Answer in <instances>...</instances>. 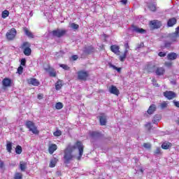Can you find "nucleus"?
<instances>
[{
  "label": "nucleus",
  "mask_w": 179,
  "mask_h": 179,
  "mask_svg": "<svg viewBox=\"0 0 179 179\" xmlns=\"http://www.w3.org/2000/svg\"><path fill=\"white\" fill-rule=\"evenodd\" d=\"M75 149H78L79 152V156L77 157L78 160H80V159H82V156H83V150L85 149V146L83 145V143H82V141H78L76 142L74 145H71V144H69L64 149V164H69L73 160L75 155H73V153Z\"/></svg>",
  "instance_id": "f257e3e1"
},
{
  "label": "nucleus",
  "mask_w": 179,
  "mask_h": 179,
  "mask_svg": "<svg viewBox=\"0 0 179 179\" xmlns=\"http://www.w3.org/2000/svg\"><path fill=\"white\" fill-rule=\"evenodd\" d=\"M31 44L29 42L25 41L23 42L21 45V50H23L24 55H26V57H30L31 55Z\"/></svg>",
  "instance_id": "f03ea898"
},
{
  "label": "nucleus",
  "mask_w": 179,
  "mask_h": 179,
  "mask_svg": "<svg viewBox=\"0 0 179 179\" xmlns=\"http://www.w3.org/2000/svg\"><path fill=\"white\" fill-rule=\"evenodd\" d=\"M25 125L27 128L29 129L30 132H32L34 135H38V134H40V131L37 129V127H36V124L32 121L27 120L25 122Z\"/></svg>",
  "instance_id": "7ed1b4c3"
},
{
  "label": "nucleus",
  "mask_w": 179,
  "mask_h": 179,
  "mask_svg": "<svg viewBox=\"0 0 179 179\" xmlns=\"http://www.w3.org/2000/svg\"><path fill=\"white\" fill-rule=\"evenodd\" d=\"M90 74H89V71L85 70H80L77 72V78L78 80H83V82H86L88 80Z\"/></svg>",
  "instance_id": "20e7f679"
},
{
  "label": "nucleus",
  "mask_w": 179,
  "mask_h": 179,
  "mask_svg": "<svg viewBox=\"0 0 179 179\" xmlns=\"http://www.w3.org/2000/svg\"><path fill=\"white\" fill-rule=\"evenodd\" d=\"M17 36V31L15 28H11L6 34V38L8 41H13Z\"/></svg>",
  "instance_id": "39448f33"
},
{
  "label": "nucleus",
  "mask_w": 179,
  "mask_h": 179,
  "mask_svg": "<svg viewBox=\"0 0 179 179\" xmlns=\"http://www.w3.org/2000/svg\"><path fill=\"white\" fill-rule=\"evenodd\" d=\"M149 26H150V30H156L157 29H160V27L163 26V24L162 21H159L158 20H154L150 21Z\"/></svg>",
  "instance_id": "423d86ee"
},
{
  "label": "nucleus",
  "mask_w": 179,
  "mask_h": 179,
  "mask_svg": "<svg viewBox=\"0 0 179 179\" xmlns=\"http://www.w3.org/2000/svg\"><path fill=\"white\" fill-rule=\"evenodd\" d=\"M53 37H57V38H61V37H64L65 34H66V29H55L52 31Z\"/></svg>",
  "instance_id": "0eeeda50"
},
{
  "label": "nucleus",
  "mask_w": 179,
  "mask_h": 179,
  "mask_svg": "<svg viewBox=\"0 0 179 179\" xmlns=\"http://www.w3.org/2000/svg\"><path fill=\"white\" fill-rule=\"evenodd\" d=\"M156 65L149 63L145 66V71L147 73H155L156 72Z\"/></svg>",
  "instance_id": "6e6552de"
},
{
  "label": "nucleus",
  "mask_w": 179,
  "mask_h": 179,
  "mask_svg": "<svg viewBox=\"0 0 179 179\" xmlns=\"http://www.w3.org/2000/svg\"><path fill=\"white\" fill-rule=\"evenodd\" d=\"M164 96L168 100H173V99L177 97V94L173 91H166L164 92Z\"/></svg>",
  "instance_id": "1a4fd4ad"
},
{
  "label": "nucleus",
  "mask_w": 179,
  "mask_h": 179,
  "mask_svg": "<svg viewBox=\"0 0 179 179\" xmlns=\"http://www.w3.org/2000/svg\"><path fill=\"white\" fill-rule=\"evenodd\" d=\"M178 37H179L178 32H176V33L173 32L168 35L169 40L173 43H177V39L178 38Z\"/></svg>",
  "instance_id": "9d476101"
},
{
  "label": "nucleus",
  "mask_w": 179,
  "mask_h": 179,
  "mask_svg": "<svg viewBox=\"0 0 179 179\" xmlns=\"http://www.w3.org/2000/svg\"><path fill=\"white\" fill-rule=\"evenodd\" d=\"M110 50L113 54H115V55H120V54H121L120 46L118 45H110Z\"/></svg>",
  "instance_id": "9b49d317"
},
{
  "label": "nucleus",
  "mask_w": 179,
  "mask_h": 179,
  "mask_svg": "<svg viewBox=\"0 0 179 179\" xmlns=\"http://www.w3.org/2000/svg\"><path fill=\"white\" fill-rule=\"evenodd\" d=\"M2 85L3 89H5L6 87H10V86H12V80L8 78H5L2 80Z\"/></svg>",
  "instance_id": "f8f14e48"
},
{
  "label": "nucleus",
  "mask_w": 179,
  "mask_h": 179,
  "mask_svg": "<svg viewBox=\"0 0 179 179\" xmlns=\"http://www.w3.org/2000/svg\"><path fill=\"white\" fill-rule=\"evenodd\" d=\"M90 137L92 139H97L98 138H101V133L96 131H90L89 133Z\"/></svg>",
  "instance_id": "ddd939ff"
},
{
  "label": "nucleus",
  "mask_w": 179,
  "mask_h": 179,
  "mask_svg": "<svg viewBox=\"0 0 179 179\" xmlns=\"http://www.w3.org/2000/svg\"><path fill=\"white\" fill-rule=\"evenodd\" d=\"M27 82L28 85H31L32 86H40V81L34 78H29Z\"/></svg>",
  "instance_id": "4468645a"
},
{
  "label": "nucleus",
  "mask_w": 179,
  "mask_h": 179,
  "mask_svg": "<svg viewBox=\"0 0 179 179\" xmlns=\"http://www.w3.org/2000/svg\"><path fill=\"white\" fill-rule=\"evenodd\" d=\"M132 31H135V33H138L139 34H146V31L143 29V28H139L136 25H132Z\"/></svg>",
  "instance_id": "2eb2a0df"
},
{
  "label": "nucleus",
  "mask_w": 179,
  "mask_h": 179,
  "mask_svg": "<svg viewBox=\"0 0 179 179\" xmlns=\"http://www.w3.org/2000/svg\"><path fill=\"white\" fill-rule=\"evenodd\" d=\"M155 73L157 76H163L166 73V69L164 67H156Z\"/></svg>",
  "instance_id": "dca6fc26"
},
{
  "label": "nucleus",
  "mask_w": 179,
  "mask_h": 179,
  "mask_svg": "<svg viewBox=\"0 0 179 179\" xmlns=\"http://www.w3.org/2000/svg\"><path fill=\"white\" fill-rule=\"evenodd\" d=\"M109 92L111 94H114L115 96H120V90L115 85H111L110 87Z\"/></svg>",
  "instance_id": "f3484780"
},
{
  "label": "nucleus",
  "mask_w": 179,
  "mask_h": 179,
  "mask_svg": "<svg viewBox=\"0 0 179 179\" xmlns=\"http://www.w3.org/2000/svg\"><path fill=\"white\" fill-rule=\"evenodd\" d=\"M127 55H128V50H124L121 55L119 53L118 59L120 61V62H125Z\"/></svg>",
  "instance_id": "a211bd4d"
},
{
  "label": "nucleus",
  "mask_w": 179,
  "mask_h": 179,
  "mask_svg": "<svg viewBox=\"0 0 179 179\" xmlns=\"http://www.w3.org/2000/svg\"><path fill=\"white\" fill-rule=\"evenodd\" d=\"M99 120L101 127L107 125V116L104 115V114H102V115L99 116Z\"/></svg>",
  "instance_id": "6ab92c4d"
},
{
  "label": "nucleus",
  "mask_w": 179,
  "mask_h": 179,
  "mask_svg": "<svg viewBox=\"0 0 179 179\" xmlns=\"http://www.w3.org/2000/svg\"><path fill=\"white\" fill-rule=\"evenodd\" d=\"M47 72H48L50 78H56L57 77V71L52 67H48L46 69Z\"/></svg>",
  "instance_id": "aec40b11"
},
{
  "label": "nucleus",
  "mask_w": 179,
  "mask_h": 179,
  "mask_svg": "<svg viewBox=\"0 0 179 179\" xmlns=\"http://www.w3.org/2000/svg\"><path fill=\"white\" fill-rule=\"evenodd\" d=\"M178 55L174 52H171L167 55V59L169 61H174V59H177Z\"/></svg>",
  "instance_id": "412c9836"
},
{
  "label": "nucleus",
  "mask_w": 179,
  "mask_h": 179,
  "mask_svg": "<svg viewBox=\"0 0 179 179\" xmlns=\"http://www.w3.org/2000/svg\"><path fill=\"white\" fill-rule=\"evenodd\" d=\"M57 149H58V146H57L56 144H50L48 147V152L50 155H52Z\"/></svg>",
  "instance_id": "4be33fe9"
},
{
  "label": "nucleus",
  "mask_w": 179,
  "mask_h": 179,
  "mask_svg": "<svg viewBox=\"0 0 179 179\" xmlns=\"http://www.w3.org/2000/svg\"><path fill=\"white\" fill-rule=\"evenodd\" d=\"M177 23V19L176 17L170 18L167 22L168 27H173L174 24Z\"/></svg>",
  "instance_id": "5701e85b"
},
{
  "label": "nucleus",
  "mask_w": 179,
  "mask_h": 179,
  "mask_svg": "<svg viewBox=\"0 0 179 179\" xmlns=\"http://www.w3.org/2000/svg\"><path fill=\"white\" fill-rule=\"evenodd\" d=\"M23 31L24 32V34L29 37V38H34V35H33V33H31V31H30L27 27H24Z\"/></svg>",
  "instance_id": "b1692460"
},
{
  "label": "nucleus",
  "mask_w": 179,
  "mask_h": 179,
  "mask_svg": "<svg viewBox=\"0 0 179 179\" xmlns=\"http://www.w3.org/2000/svg\"><path fill=\"white\" fill-rule=\"evenodd\" d=\"M157 107L155 104H152L148 109L147 113L150 115H152V114H155V111L157 110Z\"/></svg>",
  "instance_id": "393cba45"
},
{
  "label": "nucleus",
  "mask_w": 179,
  "mask_h": 179,
  "mask_svg": "<svg viewBox=\"0 0 179 179\" xmlns=\"http://www.w3.org/2000/svg\"><path fill=\"white\" fill-rule=\"evenodd\" d=\"M57 163H58V159L56 157L52 158L49 164V167H50V169H54V167L57 166Z\"/></svg>",
  "instance_id": "a878e982"
},
{
  "label": "nucleus",
  "mask_w": 179,
  "mask_h": 179,
  "mask_svg": "<svg viewBox=\"0 0 179 179\" xmlns=\"http://www.w3.org/2000/svg\"><path fill=\"white\" fill-rule=\"evenodd\" d=\"M85 54H92V52H94V48L92 45L85 47L84 50Z\"/></svg>",
  "instance_id": "bb28decb"
},
{
  "label": "nucleus",
  "mask_w": 179,
  "mask_h": 179,
  "mask_svg": "<svg viewBox=\"0 0 179 179\" xmlns=\"http://www.w3.org/2000/svg\"><path fill=\"white\" fill-rule=\"evenodd\" d=\"M20 169L21 171H26V169H27V162L23 161L20 162Z\"/></svg>",
  "instance_id": "cd10ccee"
},
{
  "label": "nucleus",
  "mask_w": 179,
  "mask_h": 179,
  "mask_svg": "<svg viewBox=\"0 0 179 179\" xmlns=\"http://www.w3.org/2000/svg\"><path fill=\"white\" fill-rule=\"evenodd\" d=\"M171 146H173V144L169 142H164L162 144V148L164 150H167L168 149H170V148H171Z\"/></svg>",
  "instance_id": "c85d7f7f"
},
{
  "label": "nucleus",
  "mask_w": 179,
  "mask_h": 179,
  "mask_svg": "<svg viewBox=\"0 0 179 179\" xmlns=\"http://www.w3.org/2000/svg\"><path fill=\"white\" fill-rule=\"evenodd\" d=\"M148 9L151 10L152 12H156L157 8L156 7V4L150 3L148 5Z\"/></svg>",
  "instance_id": "c756f323"
},
{
  "label": "nucleus",
  "mask_w": 179,
  "mask_h": 179,
  "mask_svg": "<svg viewBox=\"0 0 179 179\" xmlns=\"http://www.w3.org/2000/svg\"><path fill=\"white\" fill-rule=\"evenodd\" d=\"M62 87V80H58L55 83V89L56 90H61Z\"/></svg>",
  "instance_id": "7c9ffc66"
},
{
  "label": "nucleus",
  "mask_w": 179,
  "mask_h": 179,
  "mask_svg": "<svg viewBox=\"0 0 179 179\" xmlns=\"http://www.w3.org/2000/svg\"><path fill=\"white\" fill-rule=\"evenodd\" d=\"M6 150L8 152V153H12V143L10 141L7 142Z\"/></svg>",
  "instance_id": "2f4dec72"
},
{
  "label": "nucleus",
  "mask_w": 179,
  "mask_h": 179,
  "mask_svg": "<svg viewBox=\"0 0 179 179\" xmlns=\"http://www.w3.org/2000/svg\"><path fill=\"white\" fill-rule=\"evenodd\" d=\"M22 152H23V149L22 148V146L17 145L16 148H15L16 155H22Z\"/></svg>",
  "instance_id": "473e14b6"
},
{
  "label": "nucleus",
  "mask_w": 179,
  "mask_h": 179,
  "mask_svg": "<svg viewBox=\"0 0 179 179\" xmlns=\"http://www.w3.org/2000/svg\"><path fill=\"white\" fill-rule=\"evenodd\" d=\"M8 16H9V10H3L1 13V17L3 19H6V17H8Z\"/></svg>",
  "instance_id": "72a5a7b5"
},
{
  "label": "nucleus",
  "mask_w": 179,
  "mask_h": 179,
  "mask_svg": "<svg viewBox=\"0 0 179 179\" xmlns=\"http://www.w3.org/2000/svg\"><path fill=\"white\" fill-rule=\"evenodd\" d=\"M173 43L171 41H169H169H165V42H164L165 48H170Z\"/></svg>",
  "instance_id": "f704fd0d"
},
{
  "label": "nucleus",
  "mask_w": 179,
  "mask_h": 179,
  "mask_svg": "<svg viewBox=\"0 0 179 179\" xmlns=\"http://www.w3.org/2000/svg\"><path fill=\"white\" fill-rule=\"evenodd\" d=\"M23 178V174L22 173L17 172L15 173L14 176V179H22Z\"/></svg>",
  "instance_id": "c9c22d12"
},
{
  "label": "nucleus",
  "mask_w": 179,
  "mask_h": 179,
  "mask_svg": "<svg viewBox=\"0 0 179 179\" xmlns=\"http://www.w3.org/2000/svg\"><path fill=\"white\" fill-rule=\"evenodd\" d=\"M160 116L158 115H155L153 117L152 122L153 124H157V121H160Z\"/></svg>",
  "instance_id": "e433bc0d"
},
{
  "label": "nucleus",
  "mask_w": 179,
  "mask_h": 179,
  "mask_svg": "<svg viewBox=\"0 0 179 179\" xmlns=\"http://www.w3.org/2000/svg\"><path fill=\"white\" fill-rule=\"evenodd\" d=\"M153 153L155 156H157V155H162V148H160V147H157Z\"/></svg>",
  "instance_id": "4c0bfd02"
},
{
  "label": "nucleus",
  "mask_w": 179,
  "mask_h": 179,
  "mask_svg": "<svg viewBox=\"0 0 179 179\" xmlns=\"http://www.w3.org/2000/svg\"><path fill=\"white\" fill-rule=\"evenodd\" d=\"M70 27L71 29H73V30H78V29H79V24H75V22L71 23Z\"/></svg>",
  "instance_id": "58836bf2"
},
{
  "label": "nucleus",
  "mask_w": 179,
  "mask_h": 179,
  "mask_svg": "<svg viewBox=\"0 0 179 179\" xmlns=\"http://www.w3.org/2000/svg\"><path fill=\"white\" fill-rule=\"evenodd\" d=\"M64 108V104H62V103L61 102H57L55 105V108H57V110H61V108Z\"/></svg>",
  "instance_id": "ea45409f"
},
{
  "label": "nucleus",
  "mask_w": 179,
  "mask_h": 179,
  "mask_svg": "<svg viewBox=\"0 0 179 179\" xmlns=\"http://www.w3.org/2000/svg\"><path fill=\"white\" fill-rule=\"evenodd\" d=\"M60 68L64 69V71H69L71 68L66 64H59Z\"/></svg>",
  "instance_id": "a19ab883"
},
{
  "label": "nucleus",
  "mask_w": 179,
  "mask_h": 179,
  "mask_svg": "<svg viewBox=\"0 0 179 179\" xmlns=\"http://www.w3.org/2000/svg\"><path fill=\"white\" fill-rule=\"evenodd\" d=\"M53 135L54 136H61V135H62V131L57 129L53 133Z\"/></svg>",
  "instance_id": "79ce46f5"
},
{
  "label": "nucleus",
  "mask_w": 179,
  "mask_h": 179,
  "mask_svg": "<svg viewBox=\"0 0 179 179\" xmlns=\"http://www.w3.org/2000/svg\"><path fill=\"white\" fill-rule=\"evenodd\" d=\"M111 68H113V69H115V71H117V72H121V67H117L115 66V65H113V64H110Z\"/></svg>",
  "instance_id": "37998d69"
},
{
  "label": "nucleus",
  "mask_w": 179,
  "mask_h": 179,
  "mask_svg": "<svg viewBox=\"0 0 179 179\" xmlns=\"http://www.w3.org/2000/svg\"><path fill=\"white\" fill-rule=\"evenodd\" d=\"M17 73H19V75H22V73H23V67L22 66H20L17 68Z\"/></svg>",
  "instance_id": "c03bdc74"
},
{
  "label": "nucleus",
  "mask_w": 179,
  "mask_h": 179,
  "mask_svg": "<svg viewBox=\"0 0 179 179\" xmlns=\"http://www.w3.org/2000/svg\"><path fill=\"white\" fill-rule=\"evenodd\" d=\"M152 85L155 86V87H159V84L157 83V80L155 78H152Z\"/></svg>",
  "instance_id": "a18cd8bd"
},
{
  "label": "nucleus",
  "mask_w": 179,
  "mask_h": 179,
  "mask_svg": "<svg viewBox=\"0 0 179 179\" xmlns=\"http://www.w3.org/2000/svg\"><path fill=\"white\" fill-rule=\"evenodd\" d=\"M143 146L145 149H150V148H152V145L149 143H145Z\"/></svg>",
  "instance_id": "49530a36"
},
{
  "label": "nucleus",
  "mask_w": 179,
  "mask_h": 179,
  "mask_svg": "<svg viewBox=\"0 0 179 179\" xmlns=\"http://www.w3.org/2000/svg\"><path fill=\"white\" fill-rule=\"evenodd\" d=\"M159 57H166V55H167L166 52H159L158 53Z\"/></svg>",
  "instance_id": "de8ad7c7"
},
{
  "label": "nucleus",
  "mask_w": 179,
  "mask_h": 179,
  "mask_svg": "<svg viewBox=\"0 0 179 179\" xmlns=\"http://www.w3.org/2000/svg\"><path fill=\"white\" fill-rule=\"evenodd\" d=\"M143 47H145V43H143V42H141L140 44L137 45V48H143Z\"/></svg>",
  "instance_id": "09e8293b"
},
{
  "label": "nucleus",
  "mask_w": 179,
  "mask_h": 179,
  "mask_svg": "<svg viewBox=\"0 0 179 179\" xmlns=\"http://www.w3.org/2000/svg\"><path fill=\"white\" fill-rule=\"evenodd\" d=\"M124 51L127 50V53H128V50H129V44L128 43H124Z\"/></svg>",
  "instance_id": "8fccbe9b"
},
{
  "label": "nucleus",
  "mask_w": 179,
  "mask_h": 179,
  "mask_svg": "<svg viewBox=\"0 0 179 179\" xmlns=\"http://www.w3.org/2000/svg\"><path fill=\"white\" fill-rule=\"evenodd\" d=\"M165 66H168V68H170V66H171V65H173V63L170 62H166L164 63Z\"/></svg>",
  "instance_id": "3c124183"
},
{
  "label": "nucleus",
  "mask_w": 179,
  "mask_h": 179,
  "mask_svg": "<svg viewBox=\"0 0 179 179\" xmlns=\"http://www.w3.org/2000/svg\"><path fill=\"white\" fill-rule=\"evenodd\" d=\"M145 127L146 128H148V131H150V129H152V126H151L150 122L147 123V124L145 125Z\"/></svg>",
  "instance_id": "603ef678"
},
{
  "label": "nucleus",
  "mask_w": 179,
  "mask_h": 179,
  "mask_svg": "<svg viewBox=\"0 0 179 179\" xmlns=\"http://www.w3.org/2000/svg\"><path fill=\"white\" fill-rule=\"evenodd\" d=\"M21 65H22V66H26V59L24 58L21 59Z\"/></svg>",
  "instance_id": "864d4df0"
},
{
  "label": "nucleus",
  "mask_w": 179,
  "mask_h": 179,
  "mask_svg": "<svg viewBox=\"0 0 179 179\" xmlns=\"http://www.w3.org/2000/svg\"><path fill=\"white\" fill-rule=\"evenodd\" d=\"M38 100H43V99H44V94H38Z\"/></svg>",
  "instance_id": "5fc2aeb1"
},
{
  "label": "nucleus",
  "mask_w": 179,
  "mask_h": 179,
  "mask_svg": "<svg viewBox=\"0 0 179 179\" xmlns=\"http://www.w3.org/2000/svg\"><path fill=\"white\" fill-rule=\"evenodd\" d=\"M3 167H5V163L3 161L0 160V169H3Z\"/></svg>",
  "instance_id": "6e6d98bb"
},
{
  "label": "nucleus",
  "mask_w": 179,
  "mask_h": 179,
  "mask_svg": "<svg viewBox=\"0 0 179 179\" xmlns=\"http://www.w3.org/2000/svg\"><path fill=\"white\" fill-rule=\"evenodd\" d=\"M166 107H167V103L163 102L162 103H161L162 108H166Z\"/></svg>",
  "instance_id": "4d7b16f0"
},
{
  "label": "nucleus",
  "mask_w": 179,
  "mask_h": 179,
  "mask_svg": "<svg viewBox=\"0 0 179 179\" xmlns=\"http://www.w3.org/2000/svg\"><path fill=\"white\" fill-rule=\"evenodd\" d=\"M173 104L175 107H177L178 108H179V101H173Z\"/></svg>",
  "instance_id": "13d9d810"
},
{
  "label": "nucleus",
  "mask_w": 179,
  "mask_h": 179,
  "mask_svg": "<svg viewBox=\"0 0 179 179\" xmlns=\"http://www.w3.org/2000/svg\"><path fill=\"white\" fill-rule=\"evenodd\" d=\"M120 2L122 5H127V3H128V0H121Z\"/></svg>",
  "instance_id": "bf43d9fd"
},
{
  "label": "nucleus",
  "mask_w": 179,
  "mask_h": 179,
  "mask_svg": "<svg viewBox=\"0 0 179 179\" xmlns=\"http://www.w3.org/2000/svg\"><path fill=\"white\" fill-rule=\"evenodd\" d=\"M78 57L76 55H74L72 56V59L73 61H76V59H78Z\"/></svg>",
  "instance_id": "052dcab7"
},
{
  "label": "nucleus",
  "mask_w": 179,
  "mask_h": 179,
  "mask_svg": "<svg viewBox=\"0 0 179 179\" xmlns=\"http://www.w3.org/2000/svg\"><path fill=\"white\" fill-rule=\"evenodd\" d=\"M173 33H178V35L179 36V27H178L176 29V31L175 32Z\"/></svg>",
  "instance_id": "680f3d73"
},
{
  "label": "nucleus",
  "mask_w": 179,
  "mask_h": 179,
  "mask_svg": "<svg viewBox=\"0 0 179 179\" xmlns=\"http://www.w3.org/2000/svg\"><path fill=\"white\" fill-rule=\"evenodd\" d=\"M103 37H105V38H106L108 37V36H107V34H104Z\"/></svg>",
  "instance_id": "e2e57ef3"
},
{
  "label": "nucleus",
  "mask_w": 179,
  "mask_h": 179,
  "mask_svg": "<svg viewBox=\"0 0 179 179\" xmlns=\"http://www.w3.org/2000/svg\"><path fill=\"white\" fill-rule=\"evenodd\" d=\"M141 173H143V170H141Z\"/></svg>",
  "instance_id": "0e129e2a"
},
{
  "label": "nucleus",
  "mask_w": 179,
  "mask_h": 179,
  "mask_svg": "<svg viewBox=\"0 0 179 179\" xmlns=\"http://www.w3.org/2000/svg\"><path fill=\"white\" fill-rule=\"evenodd\" d=\"M102 179H104V178H102Z\"/></svg>",
  "instance_id": "69168bd1"
}]
</instances>
